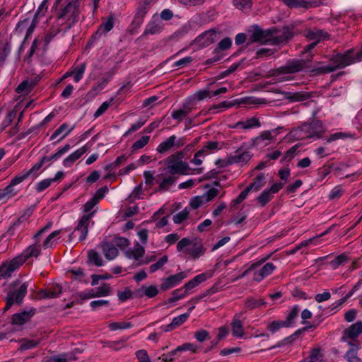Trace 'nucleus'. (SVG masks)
Listing matches in <instances>:
<instances>
[{
    "label": "nucleus",
    "instance_id": "f257e3e1",
    "mask_svg": "<svg viewBox=\"0 0 362 362\" xmlns=\"http://www.w3.org/2000/svg\"><path fill=\"white\" fill-rule=\"evenodd\" d=\"M310 60L305 59L289 60L286 65L274 69L272 75L276 78L277 82H284L292 80L293 78L291 76L286 75L301 71L307 66V63Z\"/></svg>",
    "mask_w": 362,
    "mask_h": 362
},
{
    "label": "nucleus",
    "instance_id": "f03ea898",
    "mask_svg": "<svg viewBox=\"0 0 362 362\" xmlns=\"http://www.w3.org/2000/svg\"><path fill=\"white\" fill-rule=\"evenodd\" d=\"M185 151H177L163 160L166 166L163 169L166 174L187 175L189 166L187 163L182 161L185 156Z\"/></svg>",
    "mask_w": 362,
    "mask_h": 362
},
{
    "label": "nucleus",
    "instance_id": "7ed1b4c3",
    "mask_svg": "<svg viewBox=\"0 0 362 362\" xmlns=\"http://www.w3.org/2000/svg\"><path fill=\"white\" fill-rule=\"evenodd\" d=\"M352 51L349 50L344 54H338L334 59V66L327 65L322 67H319L315 69H312L311 71L313 75H318L322 74L331 73L335 71L337 69H341L348 65L353 64L356 59L351 55Z\"/></svg>",
    "mask_w": 362,
    "mask_h": 362
},
{
    "label": "nucleus",
    "instance_id": "20e7f679",
    "mask_svg": "<svg viewBox=\"0 0 362 362\" xmlns=\"http://www.w3.org/2000/svg\"><path fill=\"white\" fill-rule=\"evenodd\" d=\"M79 0H71L57 14L59 18L66 20L70 28L79 18Z\"/></svg>",
    "mask_w": 362,
    "mask_h": 362
},
{
    "label": "nucleus",
    "instance_id": "39448f33",
    "mask_svg": "<svg viewBox=\"0 0 362 362\" xmlns=\"http://www.w3.org/2000/svg\"><path fill=\"white\" fill-rule=\"evenodd\" d=\"M276 31L277 28L275 27L267 30H262L258 25H254L253 30L249 38V42H258L262 44L274 45V43H273V40L274 39V34Z\"/></svg>",
    "mask_w": 362,
    "mask_h": 362
},
{
    "label": "nucleus",
    "instance_id": "423d86ee",
    "mask_svg": "<svg viewBox=\"0 0 362 362\" xmlns=\"http://www.w3.org/2000/svg\"><path fill=\"white\" fill-rule=\"evenodd\" d=\"M28 285L27 283L22 284L18 289L11 290L6 296V304L4 309L7 311L13 304H21L27 293Z\"/></svg>",
    "mask_w": 362,
    "mask_h": 362
},
{
    "label": "nucleus",
    "instance_id": "0eeeda50",
    "mask_svg": "<svg viewBox=\"0 0 362 362\" xmlns=\"http://www.w3.org/2000/svg\"><path fill=\"white\" fill-rule=\"evenodd\" d=\"M186 143V139L183 136L177 137L172 135L161 142L157 147L156 151L159 153H165L169 151H175L183 146Z\"/></svg>",
    "mask_w": 362,
    "mask_h": 362
},
{
    "label": "nucleus",
    "instance_id": "6e6552de",
    "mask_svg": "<svg viewBox=\"0 0 362 362\" xmlns=\"http://www.w3.org/2000/svg\"><path fill=\"white\" fill-rule=\"evenodd\" d=\"M95 214V211L90 212L88 214H84L79 219L78 225L74 228V230L69 235V240H71L74 237L75 233H79L78 240L80 241L84 240L88 233V227L90 221Z\"/></svg>",
    "mask_w": 362,
    "mask_h": 362
},
{
    "label": "nucleus",
    "instance_id": "1a4fd4ad",
    "mask_svg": "<svg viewBox=\"0 0 362 362\" xmlns=\"http://www.w3.org/2000/svg\"><path fill=\"white\" fill-rule=\"evenodd\" d=\"M114 27V18L112 16L108 17L106 21L100 24L97 31L91 36L88 44H92L98 40L103 35H105L110 32Z\"/></svg>",
    "mask_w": 362,
    "mask_h": 362
},
{
    "label": "nucleus",
    "instance_id": "9d476101",
    "mask_svg": "<svg viewBox=\"0 0 362 362\" xmlns=\"http://www.w3.org/2000/svg\"><path fill=\"white\" fill-rule=\"evenodd\" d=\"M294 35L293 28L289 26H284L282 29L277 28V31L274 34L273 43L274 45L285 43L293 38Z\"/></svg>",
    "mask_w": 362,
    "mask_h": 362
},
{
    "label": "nucleus",
    "instance_id": "9b49d317",
    "mask_svg": "<svg viewBox=\"0 0 362 362\" xmlns=\"http://www.w3.org/2000/svg\"><path fill=\"white\" fill-rule=\"evenodd\" d=\"M186 277L187 274L184 272H182L163 279V283L160 285V290L167 291L172 288L180 284V283Z\"/></svg>",
    "mask_w": 362,
    "mask_h": 362
},
{
    "label": "nucleus",
    "instance_id": "f8f14e48",
    "mask_svg": "<svg viewBox=\"0 0 362 362\" xmlns=\"http://www.w3.org/2000/svg\"><path fill=\"white\" fill-rule=\"evenodd\" d=\"M245 311H241L238 313H236L232 320L230 323L232 334L233 337L237 338H242L244 336V328L243 322L240 320V318L244 315Z\"/></svg>",
    "mask_w": 362,
    "mask_h": 362
},
{
    "label": "nucleus",
    "instance_id": "ddd939ff",
    "mask_svg": "<svg viewBox=\"0 0 362 362\" xmlns=\"http://www.w3.org/2000/svg\"><path fill=\"white\" fill-rule=\"evenodd\" d=\"M233 164L238 163L241 165L246 164L252 157V153L243 147L237 149L233 155H230Z\"/></svg>",
    "mask_w": 362,
    "mask_h": 362
},
{
    "label": "nucleus",
    "instance_id": "4468645a",
    "mask_svg": "<svg viewBox=\"0 0 362 362\" xmlns=\"http://www.w3.org/2000/svg\"><path fill=\"white\" fill-rule=\"evenodd\" d=\"M158 293L157 286L155 285H142L141 288L134 291V297L143 298L146 296L148 298H153Z\"/></svg>",
    "mask_w": 362,
    "mask_h": 362
},
{
    "label": "nucleus",
    "instance_id": "2eb2a0df",
    "mask_svg": "<svg viewBox=\"0 0 362 362\" xmlns=\"http://www.w3.org/2000/svg\"><path fill=\"white\" fill-rule=\"evenodd\" d=\"M213 275V273L211 272H206L202 273L200 274L197 275L189 281L186 283L182 288L185 289V291H187L189 293V291L195 288L201 283L205 281L207 279L211 278Z\"/></svg>",
    "mask_w": 362,
    "mask_h": 362
},
{
    "label": "nucleus",
    "instance_id": "dca6fc26",
    "mask_svg": "<svg viewBox=\"0 0 362 362\" xmlns=\"http://www.w3.org/2000/svg\"><path fill=\"white\" fill-rule=\"evenodd\" d=\"M158 179L160 180L158 191H165L175 182L177 177L173 174L165 175V172L162 171V173L158 175Z\"/></svg>",
    "mask_w": 362,
    "mask_h": 362
},
{
    "label": "nucleus",
    "instance_id": "f3484780",
    "mask_svg": "<svg viewBox=\"0 0 362 362\" xmlns=\"http://www.w3.org/2000/svg\"><path fill=\"white\" fill-rule=\"evenodd\" d=\"M163 25L161 20L158 16H153L146 26L143 35L159 33L163 30Z\"/></svg>",
    "mask_w": 362,
    "mask_h": 362
},
{
    "label": "nucleus",
    "instance_id": "a211bd4d",
    "mask_svg": "<svg viewBox=\"0 0 362 362\" xmlns=\"http://www.w3.org/2000/svg\"><path fill=\"white\" fill-rule=\"evenodd\" d=\"M275 269L276 266L273 263L268 262L265 264L260 269L254 272L253 280L257 282L262 281L264 278L272 274Z\"/></svg>",
    "mask_w": 362,
    "mask_h": 362
},
{
    "label": "nucleus",
    "instance_id": "6ab92c4d",
    "mask_svg": "<svg viewBox=\"0 0 362 362\" xmlns=\"http://www.w3.org/2000/svg\"><path fill=\"white\" fill-rule=\"evenodd\" d=\"M276 135V129L262 132L258 136H256L251 140V145L254 146L261 145L265 146L267 143H264V141L272 140Z\"/></svg>",
    "mask_w": 362,
    "mask_h": 362
},
{
    "label": "nucleus",
    "instance_id": "aec40b11",
    "mask_svg": "<svg viewBox=\"0 0 362 362\" xmlns=\"http://www.w3.org/2000/svg\"><path fill=\"white\" fill-rule=\"evenodd\" d=\"M362 333V322L358 321L344 331L343 339H356Z\"/></svg>",
    "mask_w": 362,
    "mask_h": 362
},
{
    "label": "nucleus",
    "instance_id": "412c9836",
    "mask_svg": "<svg viewBox=\"0 0 362 362\" xmlns=\"http://www.w3.org/2000/svg\"><path fill=\"white\" fill-rule=\"evenodd\" d=\"M216 31L214 30H209L196 38V42L202 47H207L216 40Z\"/></svg>",
    "mask_w": 362,
    "mask_h": 362
},
{
    "label": "nucleus",
    "instance_id": "4be33fe9",
    "mask_svg": "<svg viewBox=\"0 0 362 362\" xmlns=\"http://www.w3.org/2000/svg\"><path fill=\"white\" fill-rule=\"evenodd\" d=\"M303 35L310 40L319 42L321 40L329 37L327 33L318 28L306 29L303 32Z\"/></svg>",
    "mask_w": 362,
    "mask_h": 362
},
{
    "label": "nucleus",
    "instance_id": "5701e85b",
    "mask_svg": "<svg viewBox=\"0 0 362 362\" xmlns=\"http://www.w3.org/2000/svg\"><path fill=\"white\" fill-rule=\"evenodd\" d=\"M260 126L261 122L259 119L256 117H252L245 120L238 122L234 127L243 130H247L254 128H258Z\"/></svg>",
    "mask_w": 362,
    "mask_h": 362
},
{
    "label": "nucleus",
    "instance_id": "b1692460",
    "mask_svg": "<svg viewBox=\"0 0 362 362\" xmlns=\"http://www.w3.org/2000/svg\"><path fill=\"white\" fill-rule=\"evenodd\" d=\"M37 82L38 81L36 78L24 80L17 86L16 91L19 94L26 95L33 90Z\"/></svg>",
    "mask_w": 362,
    "mask_h": 362
},
{
    "label": "nucleus",
    "instance_id": "393cba45",
    "mask_svg": "<svg viewBox=\"0 0 362 362\" xmlns=\"http://www.w3.org/2000/svg\"><path fill=\"white\" fill-rule=\"evenodd\" d=\"M148 6L147 4L144 3L139 6V7L136 9V12L134 16V21L132 22V25H134L136 28L140 27V25L142 24L144 19L146 15V13L148 11Z\"/></svg>",
    "mask_w": 362,
    "mask_h": 362
},
{
    "label": "nucleus",
    "instance_id": "a878e982",
    "mask_svg": "<svg viewBox=\"0 0 362 362\" xmlns=\"http://www.w3.org/2000/svg\"><path fill=\"white\" fill-rule=\"evenodd\" d=\"M145 253L144 247L139 243H136L134 248H130L125 252L126 257L129 259H133L136 261L140 262L141 258Z\"/></svg>",
    "mask_w": 362,
    "mask_h": 362
},
{
    "label": "nucleus",
    "instance_id": "bb28decb",
    "mask_svg": "<svg viewBox=\"0 0 362 362\" xmlns=\"http://www.w3.org/2000/svg\"><path fill=\"white\" fill-rule=\"evenodd\" d=\"M100 246L105 257L109 260L114 259L119 254L117 248L112 243L103 242Z\"/></svg>",
    "mask_w": 362,
    "mask_h": 362
},
{
    "label": "nucleus",
    "instance_id": "cd10ccee",
    "mask_svg": "<svg viewBox=\"0 0 362 362\" xmlns=\"http://www.w3.org/2000/svg\"><path fill=\"white\" fill-rule=\"evenodd\" d=\"M205 252V249L203 247L202 243L200 240L194 239L191 247L189 250V254L193 259H198L202 256Z\"/></svg>",
    "mask_w": 362,
    "mask_h": 362
},
{
    "label": "nucleus",
    "instance_id": "c85d7f7f",
    "mask_svg": "<svg viewBox=\"0 0 362 362\" xmlns=\"http://www.w3.org/2000/svg\"><path fill=\"white\" fill-rule=\"evenodd\" d=\"M35 314V309L32 308L29 311H23L20 313L14 314L12 316V322L15 325H21L28 321Z\"/></svg>",
    "mask_w": 362,
    "mask_h": 362
},
{
    "label": "nucleus",
    "instance_id": "c756f323",
    "mask_svg": "<svg viewBox=\"0 0 362 362\" xmlns=\"http://www.w3.org/2000/svg\"><path fill=\"white\" fill-rule=\"evenodd\" d=\"M322 125L320 122L315 121L302 127V130L308 132V137H320Z\"/></svg>",
    "mask_w": 362,
    "mask_h": 362
},
{
    "label": "nucleus",
    "instance_id": "7c9ffc66",
    "mask_svg": "<svg viewBox=\"0 0 362 362\" xmlns=\"http://www.w3.org/2000/svg\"><path fill=\"white\" fill-rule=\"evenodd\" d=\"M74 129V126L69 127L68 124L63 123L58 127L50 136V140H54L59 136H61L58 141H62Z\"/></svg>",
    "mask_w": 362,
    "mask_h": 362
},
{
    "label": "nucleus",
    "instance_id": "2f4dec72",
    "mask_svg": "<svg viewBox=\"0 0 362 362\" xmlns=\"http://www.w3.org/2000/svg\"><path fill=\"white\" fill-rule=\"evenodd\" d=\"M192 108L189 104L185 103L179 110H173L171 113V117L178 122H180L185 117L188 115V114H189V112L192 111Z\"/></svg>",
    "mask_w": 362,
    "mask_h": 362
},
{
    "label": "nucleus",
    "instance_id": "473e14b6",
    "mask_svg": "<svg viewBox=\"0 0 362 362\" xmlns=\"http://www.w3.org/2000/svg\"><path fill=\"white\" fill-rule=\"evenodd\" d=\"M35 243L29 247H28L23 252L22 255L25 258V259L35 257H37L41 252V245L39 243L38 238L35 240Z\"/></svg>",
    "mask_w": 362,
    "mask_h": 362
},
{
    "label": "nucleus",
    "instance_id": "72a5a7b5",
    "mask_svg": "<svg viewBox=\"0 0 362 362\" xmlns=\"http://www.w3.org/2000/svg\"><path fill=\"white\" fill-rule=\"evenodd\" d=\"M267 303L262 298L257 299L253 297H247L244 301L245 311L252 310L260 306H266Z\"/></svg>",
    "mask_w": 362,
    "mask_h": 362
},
{
    "label": "nucleus",
    "instance_id": "f704fd0d",
    "mask_svg": "<svg viewBox=\"0 0 362 362\" xmlns=\"http://www.w3.org/2000/svg\"><path fill=\"white\" fill-rule=\"evenodd\" d=\"M127 341V338L121 339L119 340L116 341H110L105 340L102 341L101 344L103 348H110L113 351H119L122 348L126 346V342Z\"/></svg>",
    "mask_w": 362,
    "mask_h": 362
},
{
    "label": "nucleus",
    "instance_id": "c9c22d12",
    "mask_svg": "<svg viewBox=\"0 0 362 362\" xmlns=\"http://www.w3.org/2000/svg\"><path fill=\"white\" fill-rule=\"evenodd\" d=\"M24 180L21 177L20 175H18L15 176L11 180L10 184L6 186L4 189V191L7 195L8 197H12L17 194L18 190H16L14 187L22 182H23Z\"/></svg>",
    "mask_w": 362,
    "mask_h": 362
},
{
    "label": "nucleus",
    "instance_id": "e433bc0d",
    "mask_svg": "<svg viewBox=\"0 0 362 362\" xmlns=\"http://www.w3.org/2000/svg\"><path fill=\"white\" fill-rule=\"evenodd\" d=\"M87 264L96 267H102L103 265V260L99 252L95 250H90L88 252Z\"/></svg>",
    "mask_w": 362,
    "mask_h": 362
},
{
    "label": "nucleus",
    "instance_id": "4c0bfd02",
    "mask_svg": "<svg viewBox=\"0 0 362 362\" xmlns=\"http://www.w3.org/2000/svg\"><path fill=\"white\" fill-rule=\"evenodd\" d=\"M281 1L290 8H309L313 6L311 2L305 0H281Z\"/></svg>",
    "mask_w": 362,
    "mask_h": 362
},
{
    "label": "nucleus",
    "instance_id": "58836bf2",
    "mask_svg": "<svg viewBox=\"0 0 362 362\" xmlns=\"http://www.w3.org/2000/svg\"><path fill=\"white\" fill-rule=\"evenodd\" d=\"M61 230H54L51 233L42 243V246L45 249L53 247L57 243L59 235L61 233Z\"/></svg>",
    "mask_w": 362,
    "mask_h": 362
},
{
    "label": "nucleus",
    "instance_id": "ea45409f",
    "mask_svg": "<svg viewBox=\"0 0 362 362\" xmlns=\"http://www.w3.org/2000/svg\"><path fill=\"white\" fill-rule=\"evenodd\" d=\"M286 94L287 98L291 102L305 101L311 97L310 93L305 92H289Z\"/></svg>",
    "mask_w": 362,
    "mask_h": 362
},
{
    "label": "nucleus",
    "instance_id": "a19ab883",
    "mask_svg": "<svg viewBox=\"0 0 362 362\" xmlns=\"http://www.w3.org/2000/svg\"><path fill=\"white\" fill-rule=\"evenodd\" d=\"M92 291L93 292L94 298L107 296L111 293L110 286L107 283H104L100 287L95 288V289H92Z\"/></svg>",
    "mask_w": 362,
    "mask_h": 362
},
{
    "label": "nucleus",
    "instance_id": "79ce46f5",
    "mask_svg": "<svg viewBox=\"0 0 362 362\" xmlns=\"http://www.w3.org/2000/svg\"><path fill=\"white\" fill-rule=\"evenodd\" d=\"M265 185V176L263 173L258 174L249 186L250 190L258 191L261 187Z\"/></svg>",
    "mask_w": 362,
    "mask_h": 362
},
{
    "label": "nucleus",
    "instance_id": "37998d69",
    "mask_svg": "<svg viewBox=\"0 0 362 362\" xmlns=\"http://www.w3.org/2000/svg\"><path fill=\"white\" fill-rule=\"evenodd\" d=\"M40 341L35 339H22L20 340V346L18 350L25 351L33 349L39 344Z\"/></svg>",
    "mask_w": 362,
    "mask_h": 362
},
{
    "label": "nucleus",
    "instance_id": "c03bdc74",
    "mask_svg": "<svg viewBox=\"0 0 362 362\" xmlns=\"http://www.w3.org/2000/svg\"><path fill=\"white\" fill-rule=\"evenodd\" d=\"M300 309L298 305H294L288 315H286V320H284L288 324V327L293 326L295 323V320L298 315Z\"/></svg>",
    "mask_w": 362,
    "mask_h": 362
},
{
    "label": "nucleus",
    "instance_id": "a18cd8bd",
    "mask_svg": "<svg viewBox=\"0 0 362 362\" xmlns=\"http://www.w3.org/2000/svg\"><path fill=\"white\" fill-rule=\"evenodd\" d=\"M76 359L74 352H68L53 356L51 360L52 362H69Z\"/></svg>",
    "mask_w": 362,
    "mask_h": 362
},
{
    "label": "nucleus",
    "instance_id": "49530a36",
    "mask_svg": "<svg viewBox=\"0 0 362 362\" xmlns=\"http://www.w3.org/2000/svg\"><path fill=\"white\" fill-rule=\"evenodd\" d=\"M288 327L284 320H274L268 324L267 328L272 333L274 334L281 328Z\"/></svg>",
    "mask_w": 362,
    "mask_h": 362
},
{
    "label": "nucleus",
    "instance_id": "de8ad7c7",
    "mask_svg": "<svg viewBox=\"0 0 362 362\" xmlns=\"http://www.w3.org/2000/svg\"><path fill=\"white\" fill-rule=\"evenodd\" d=\"M86 63H82L76 67L74 68V69L72 70L74 80L76 83L79 82L83 78V76L86 70Z\"/></svg>",
    "mask_w": 362,
    "mask_h": 362
},
{
    "label": "nucleus",
    "instance_id": "09e8293b",
    "mask_svg": "<svg viewBox=\"0 0 362 362\" xmlns=\"http://www.w3.org/2000/svg\"><path fill=\"white\" fill-rule=\"evenodd\" d=\"M193 243V240H190L187 238H182L177 245V250L179 252H189V247H191Z\"/></svg>",
    "mask_w": 362,
    "mask_h": 362
},
{
    "label": "nucleus",
    "instance_id": "8fccbe9b",
    "mask_svg": "<svg viewBox=\"0 0 362 362\" xmlns=\"http://www.w3.org/2000/svg\"><path fill=\"white\" fill-rule=\"evenodd\" d=\"M273 196L271 194V192H269L267 189H264L257 198V202L260 204L261 206H265L269 202L271 201Z\"/></svg>",
    "mask_w": 362,
    "mask_h": 362
},
{
    "label": "nucleus",
    "instance_id": "3c124183",
    "mask_svg": "<svg viewBox=\"0 0 362 362\" xmlns=\"http://www.w3.org/2000/svg\"><path fill=\"white\" fill-rule=\"evenodd\" d=\"M42 166V163L39 162L33 165L29 170H24L19 175L25 180L28 179L30 175H35Z\"/></svg>",
    "mask_w": 362,
    "mask_h": 362
},
{
    "label": "nucleus",
    "instance_id": "603ef678",
    "mask_svg": "<svg viewBox=\"0 0 362 362\" xmlns=\"http://www.w3.org/2000/svg\"><path fill=\"white\" fill-rule=\"evenodd\" d=\"M182 289L183 288H181L179 289L174 290L172 293V297H170L168 300V303H174L181 298L186 297L188 295V293L185 291L183 292H182Z\"/></svg>",
    "mask_w": 362,
    "mask_h": 362
},
{
    "label": "nucleus",
    "instance_id": "864d4df0",
    "mask_svg": "<svg viewBox=\"0 0 362 362\" xmlns=\"http://www.w3.org/2000/svg\"><path fill=\"white\" fill-rule=\"evenodd\" d=\"M81 157V155L77 152V151H75L74 153H71L69 156L64 159L63 165L65 168H69Z\"/></svg>",
    "mask_w": 362,
    "mask_h": 362
},
{
    "label": "nucleus",
    "instance_id": "5fc2aeb1",
    "mask_svg": "<svg viewBox=\"0 0 362 362\" xmlns=\"http://www.w3.org/2000/svg\"><path fill=\"white\" fill-rule=\"evenodd\" d=\"M250 191V189L247 187L243 192H240L236 199L232 200L230 203V207H236L238 204H240L244 199H245Z\"/></svg>",
    "mask_w": 362,
    "mask_h": 362
},
{
    "label": "nucleus",
    "instance_id": "6e6d98bb",
    "mask_svg": "<svg viewBox=\"0 0 362 362\" xmlns=\"http://www.w3.org/2000/svg\"><path fill=\"white\" fill-rule=\"evenodd\" d=\"M168 261V257L167 255L163 256L160 259H159L158 261H157L156 263L152 264L150 267L149 270L150 272L153 273L156 271L161 269L164 264H165Z\"/></svg>",
    "mask_w": 362,
    "mask_h": 362
},
{
    "label": "nucleus",
    "instance_id": "4d7b16f0",
    "mask_svg": "<svg viewBox=\"0 0 362 362\" xmlns=\"http://www.w3.org/2000/svg\"><path fill=\"white\" fill-rule=\"evenodd\" d=\"M150 136H143L132 146V151L144 148L149 141Z\"/></svg>",
    "mask_w": 362,
    "mask_h": 362
},
{
    "label": "nucleus",
    "instance_id": "13d9d810",
    "mask_svg": "<svg viewBox=\"0 0 362 362\" xmlns=\"http://www.w3.org/2000/svg\"><path fill=\"white\" fill-rule=\"evenodd\" d=\"M49 298H56L62 293V288L59 284H54L47 288Z\"/></svg>",
    "mask_w": 362,
    "mask_h": 362
},
{
    "label": "nucleus",
    "instance_id": "bf43d9fd",
    "mask_svg": "<svg viewBox=\"0 0 362 362\" xmlns=\"http://www.w3.org/2000/svg\"><path fill=\"white\" fill-rule=\"evenodd\" d=\"M25 258L21 254V255L16 257L12 260H11L8 264L11 267L13 271L14 272L21 265H22L25 262Z\"/></svg>",
    "mask_w": 362,
    "mask_h": 362
},
{
    "label": "nucleus",
    "instance_id": "052dcab7",
    "mask_svg": "<svg viewBox=\"0 0 362 362\" xmlns=\"http://www.w3.org/2000/svg\"><path fill=\"white\" fill-rule=\"evenodd\" d=\"M189 214V211L185 208L182 211H180L179 213L176 214L173 216V221L176 224H180L182 223L184 221L187 219Z\"/></svg>",
    "mask_w": 362,
    "mask_h": 362
},
{
    "label": "nucleus",
    "instance_id": "680f3d73",
    "mask_svg": "<svg viewBox=\"0 0 362 362\" xmlns=\"http://www.w3.org/2000/svg\"><path fill=\"white\" fill-rule=\"evenodd\" d=\"M13 271L8 263L2 264L0 267V279H8L11 276Z\"/></svg>",
    "mask_w": 362,
    "mask_h": 362
},
{
    "label": "nucleus",
    "instance_id": "e2e57ef3",
    "mask_svg": "<svg viewBox=\"0 0 362 362\" xmlns=\"http://www.w3.org/2000/svg\"><path fill=\"white\" fill-rule=\"evenodd\" d=\"M233 4L240 10H248L252 6V0H233Z\"/></svg>",
    "mask_w": 362,
    "mask_h": 362
},
{
    "label": "nucleus",
    "instance_id": "0e129e2a",
    "mask_svg": "<svg viewBox=\"0 0 362 362\" xmlns=\"http://www.w3.org/2000/svg\"><path fill=\"white\" fill-rule=\"evenodd\" d=\"M132 327V322H112L109 325V327L112 331H115L117 329H128Z\"/></svg>",
    "mask_w": 362,
    "mask_h": 362
},
{
    "label": "nucleus",
    "instance_id": "69168bd1",
    "mask_svg": "<svg viewBox=\"0 0 362 362\" xmlns=\"http://www.w3.org/2000/svg\"><path fill=\"white\" fill-rule=\"evenodd\" d=\"M189 317V313H186L182 314L179 316L174 317L172 320V324L173 325L175 329L180 325H182Z\"/></svg>",
    "mask_w": 362,
    "mask_h": 362
},
{
    "label": "nucleus",
    "instance_id": "338daca9",
    "mask_svg": "<svg viewBox=\"0 0 362 362\" xmlns=\"http://www.w3.org/2000/svg\"><path fill=\"white\" fill-rule=\"evenodd\" d=\"M232 45V41L229 37H225L221 40L218 44L217 47L215 49L216 51L220 52V51L226 50L229 49Z\"/></svg>",
    "mask_w": 362,
    "mask_h": 362
},
{
    "label": "nucleus",
    "instance_id": "774afa93",
    "mask_svg": "<svg viewBox=\"0 0 362 362\" xmlns=\"http://www.w3.org/2000/svg\"><path fill=\"white\" fill-rule=\"evenodd\" d=\"M16 116V112L14 110L10 111L6 115L5 119L3 120L1 123L2 129H5L7 127H8Z\"/></svg>",
    "mask_w": 362,
    "mask_h": 362
}]
</instances>
